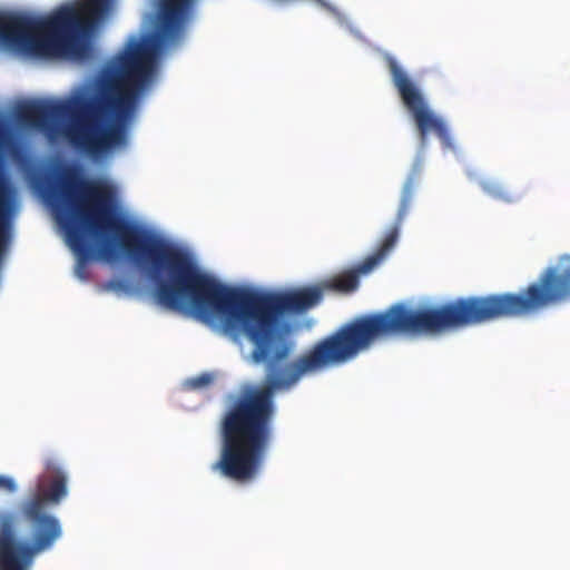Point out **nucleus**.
<instances>
[{
  "label": "nucleus",
  "mask_w": 570,
  "mask_h": 570,
  "mask_svg": "<svg viewBox=\"0 0 570 570\" xmlns=\"http://www.w3.org/2000/svg\"><path fill=\"white\" fill-rule=\"evenodd\" d=\"M67 495V472L56 460L47 459L43 471L19 504V515L29 524V539L18 534V514L0 513V570H30L36 557L55 546L62 537V527L48 509Z\"/></svg>",
  "instance_id": "nucleus-3"
},
{
  "label": "nucleus",
  "mask_w": 570,
  "mask_h": 570,
  "mask_svg": "<svg viewBox=\"0 0 570 570\" xmlns=\"http://www.w3.org/2000/svg\"><path fill=\"white\" fill-rule=\"evenodd\" d=\"M115 0H79L62 4L47 17L0 13V46L28 56L88 57L89 48L77 37L104 21Z\"/></svg>",
  "instance_id": "nucleus-2"
},
{
  "label": "nucleus",
  "mask_w": 570,
  "mask_h": 570,
  "mask_svg": "<svg viewBox=\"0 0 570 570\" xmlns=\"http://www.w3.org/2000/svg\"><path fill=\"white\" fill-rule=\"evenodd\" d=\"M102 252H104L105 254H110V253H112V248H111V246H110V244H109V243H104V245H102Z\"/></svg>",
  "instance_id": "nucleus-9"
},
{
  "label": "nucleus",
  "mask_w": 570,
  "mask_h": 570,
  "mask_svg": "<svg viewBox=\"0 0 570 570\" xmlns=\"http://www.w3.org/2000/svg\"><path fill=\"white\" fill-rule=\"evenodd\" d=\"M0 489H4L8 492H14L17 489L16 482L8 476L0 475Z\"/></svg>",
  "instance_id": "nucleus-8"
},
{
  "label": "nucleus",
  "mask_w": 570,
  "mask_h": 570,
  "mask_svg": "<svg viewBox=\"0 0 570 570\" xmlns=\"http://www.w3.org/2000/svg\"><path fill=\"white\" fill-rule=\"evenodd\" d=\"M414 194L415 181L410 177L403 185L393 225L375 250L356 268L333 276L322 286L285 292L254 293L229 288L200 272L185 250L121 218V250L147 268L156 284L157 302L173 311L189 308L199 321L229 336L244 335L253 344L252 361L266 363L263 385L243 390L222 417V448L219 459L212 465L214 472L242 483L257 478L272 441L275 393L288 391L302 377L345 364L381 340L400 335H439L498 320L482 317L473 311L475 301L485 295L426 307L396 303L385 311L353 318L293 362L283 364L294 344L282 317L298 315L316 306L324 289L344 294L356 291L360 275L370 273L394 248Z\"/></svg>",
  "instance_id": "nucleus-1"
},
{
  "label": "nucleus",
  "mask_w": 570,
  "mask_h": 570,
  "mask_svg": "<svg viewBox=\"0 0 570 570\" xmlns=\"http://www.w3.org/2000/svg\"><path fill=\"white\" fill-rule=\"evenodd\" d=\"M387 66L392 81L404 106L415 120L422 142L425 141L428 134L433 130L440 138L443 147L453 150L454 142L446 125L429 109L416 85L394 58L390 57L387 59Z\"/></svg>",
  "instance_id": "nucleus-5"
},
{
  "label": "nucleus",
  "mask_w": 570,
  "mask_h": 570,
  "mask_svg": "<svg viewBox=\"0 0 570 570\" xmlns=\"http://www.w3.org/2000/svg\"><path fill=\"white\" fill-rule=\"evenodd\" d=\"M214 381V375L210 373H202L196 377L186 380L184 383L187 390H200L209 386Z\"/></svg>",
  "instance_id": "nucleus-7"
},
{
  "label": "nucleus",
  "mask_w": 570,
  "mask_h": 570,
  "mask_svg": "<svg viewBox=\"0 0 570 570\" xmlns=\"http://www.w3.org/2000/svg\"><path fill=\"white\" fill-rule=\"evenodd\" d=\"M478 184L484 194L495 200L513 203L518 198V195L512 193L505 184L494 178H482Z\"/></svg>",
  "instance_id": "nucleus-6"
},
{
  "label": "nucleus",
  "mask_w": 570,
  "mask_h": 570,
  "mask_svg": "<svg viewBox=\"0 0 570 570\" xmlns=\"http://www.w3.org/2000/svg\"><path fill=\"white\" fill-rule=\"evenodd\" d=\"M570 301V254L561 255L544 268L535 282L520 292L485 295L475 302L482 317L514 318L528 316ZM474 308V305H473Z\"/></svg>",
  "instance_id": "nucleus-4"
}]
</instances>
